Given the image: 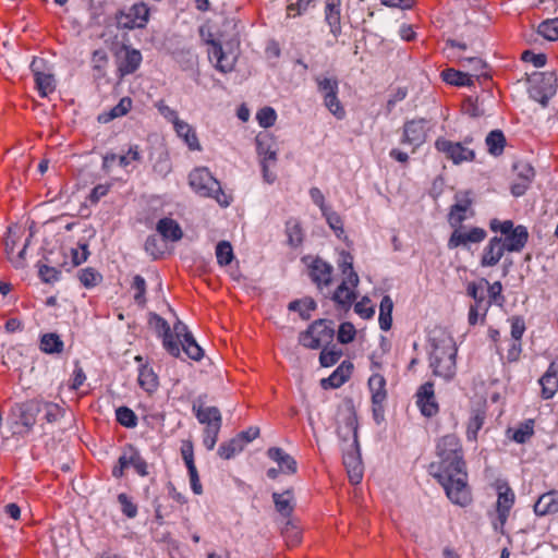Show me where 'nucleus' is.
I'll return each instance as SVG.
<instances>
[{
  "label": "nucleus",
  "instance_id": "1",
  "mask_svg": "<svg viewBox=\"0 0 558 558\" xmlns=\"http://www.w3.org/2000/svg\"><path fill=\"white\" fill-rule=\"evenodd\" d=\"M439 462L429 465V473L444 487L447 497L459 506L471 501L468 473L459 438L453 434L441 437L437 442Z\"/></svg>",
  "mask_w": 558,
  "mask_h": 558
},
{
  "label": "nucleus",
  "instance_id": "2",
  "mask_svg": "<svg viewBox=\"0 0 558 558\" xmlns=\"http://www.w3.org/2000/svg\"><path fill=\"white\" fill-rule=\"evenodd\" d=\"M429 367L433 375L451 380L457 373V345L449 331L436 327L429 332Z\"/></svg>",
  "mask_w": 558,
  "mask_h": 558
},
{
  "label": "nucleus",
  "instance_id": "3",
  "mask_svg": "<svg viewBox=\"0 0 558 558\" xmlns=\"http://www.w3.org/2000/svg\"><path fill=\"white\" fill-rule=\"evenodd\" d=\"M192 190L203 197H211L220 206L230 205L228 195L222 191L220 182L213 177L207 168H196L189 175Z\"/></svg>",
  "mask_w": 558,
  "mask_h": 558
},
{
  "label": "nucleus",
  "instance_id": "4",
  "mask_svg": "<svg viewBox=\"0 0 558 558\" xmlns=\"http://www.w3.org/2000/svg\"><path fill=\"white\" fill-rule=\"evenodd\" d=\"M210 46L208 49V58L214 63L216 70L221 73H230L234 70L238 59V48L240 40L238 32H235L230 39L225 40V46L218 40L210 39L207 41Z\"/></svg>",
  "mask_w": 558,
  "mask_h": 558
},
{
  "label": "nucleus",
  "instance_id": "5",
  "mask_svg": "<svg viewBox=\"0 0 558 558\" xmlns=\"http://www.w3.org/2000/svg\"><path fill=\"white\" fill-rule=\"evenodd\" d=\"M333 322L328 319H318L310 325L307 330L300 333L299 341L308 349H318L333 340Z\"/></svg>",
  "mask_w": 558,
  "mask_h": 558
},
{
  "label": "nucleus",
  "instance_id": "6",
  "mask_svg": "<svg viewBox=\"0 0 558 558\" xmlns=\"http://www.w3.org/2000/svg\"><path fill=\"white\" fill-rule=\"evenodd\" d=\"M148 19L149 9L144 2L134 3L128 10H121L116 15L118 26L125 29L143 28Z\"/></svg>",
  "mask_w": 558,
  "mask_h": 558
},
{
  "label": "nucleus",
  "instance_id": "7",
  "mask_svg": "<svg viewBox=\"0 0 558 558\" xmlns=\"http://www.w3.org/2000/svg\"><path fill=\"white\" fill-rule=\"evenodd\" d=\"M557 77L553 72L534 75L531 81L530 96L546 106L548 100L556 94Z\"/></svg>",
  "mask_w": 558,
  "mask_h": 558
},
{
  "label": "nucleus",
  "instance_id": "8",
  "mask_svg": "<svg viewBox=\"0 0 558 558\" xmlns=\"http://www.w3.org/2000/svg\"><path fill=\"white\" fill-rule=\"evenodd\" d=\"M435 148L439 153L444 154L446 158L451 160L454 165L473 161L475 159V151L472 148L460 142H452L445 137L436 140Z\"/></svg>",
  "mask_w": 558,
  "mask_h": 558
},
{
  "label": "nucleus",
  "instance_id": "9",
  "mask_svg": "<svg viewBox=\"0 0 558 558\" xmlns=\"http://www.w3.org/2000/svg\"><path fill=\"white\" fill-rule=\"evenodd\" d=\"M497 493L496 512L498 522H494V529L504 533V526L508 520L510 510L514 505L515 496L507 483L498 484Z\"/></svg>",
  "mask_w": 558,
  "mask_h": 558
},
{
  "label": "nucleus",
  "instance_id": "10",
  "mask_svg": "<svg viewBox=\"0 0 558 558\" xmlns=\"http://www.w3.org/2000/svg\"><path fill=\"white\" fill-rule=\"evenodd\" d=\"M454 230L451 233L449 240H448V248L453 250L459 246L468 248L470 244H477L483 242L486 236L487 232L483 228L480 227H472L469 230L462 225L459 227H453Z\"/></svg>",
  "mask_w": 558,
  "mask_h": 558
},
{
  "label": "nucleus",
  "instance_id": "11",
  "mask_svg": "<svg viewBox=\"0 0 558 558\" xmlns=\"http://www.w3.org/2000/svg\"><path fill=\"white\" fill-rule=\"evenodd\" d=\"M429 128V121L424 118L407 121L403 125L401 143L413 146L414 151L415 148L425 143Z\"/></svg>",
  "mask_w": 558,
  "mask_h": 558
},
{
  "label": "nucleus",
  "instance_id": "12",
  "mask_svg": "<svg viewBox=\"0 0 558 558\" xmlns=\"http://www.w3.org/2000/svg\"><path fill=\"white\" fill-rule=\"evenodd\" d=\"M172 333L174 336V340L179 343V347H182V350L190 359L199 361L203 357V349L197 344L193 335L187 330L185 324L178 320L173 325Z\"/></svg>",
  "mask_w": 558,
  "mask_h": 558
},
{
  "label": "nucleus",
  "instance_id": "13",
  "mask_svg": "<svg viewBox=\"0 0 558 558\" xmlns=\"http://www.w3.org/2000/svg\"><path fill=\"white\" fill-rule=\"evenodd\" d=\"M343 464L352 484H359L363 477V464L360 445H347L342 447Z\"/></svg>",
  "mask_w": 558,
  "mask_h": 558
},
{
  "label": "nucleus",
  "instance_id": "14",
  "mask_svg": "<svg viewBox=\"0 0 558 558\" xmlns=\"http://www.w3.org/2000/svg\"><path fill=\"white\" fill-rule=\"evenodd\" d=\"M357 429V415L353 407H351L343 414L342 424L337 429L338 436L341 440V448L347 445H360Z\"/></svg>",
  "mask_w": 558,
  "mask_h": 558
},
{
  "label": "nucleus",
  "instance_id": "15",
  "mask_svg": "<svg viewBox=\"0 0 558 558\" xmlns=\"http://www.w3.org/2000/svg\"><path fill=\"white\" fill-rule=\"evenodd\" d=\"M45 61L40 58H34L31 63V70L34 75L36 88L41 97H47L56 89V80L53 74L44 71Z\"/></svg>",
  "mask_w": 558,
  "mask_h": 558
},
{
  "label": "nucleus",
  "instance_id": "16",
  "mask_svg": "<svg viewBox=\"0 0 558 558\" xmlns=\"http://www.w3.org/2000/svg\"><path fill=\"white\" fill-rule=\"evenodd\" d=\"M205 399L206 396H198L193 402L192 410L197 421L206 427L221 426L222 416L219 409L217 407H206Z\"/></svg>",
  "mask_w": 558,
  "mask_h": 558
},
{
  "label": "nucleus",
  "instance_id": "17",
  "mask_svg": "<svg viewBox=\"0 0 558 558\" xmlns=\"http://www.w3.org/2000/svg\"><path fill=\"white\" fill-rule=\"evenodd\" d=\"M416 404L421 410V413L426 417L436 415L439 411L438 403L435 398L434 384L426 381L416 392Z\"/></svg>",
  "mask_w": 558,
  "mask_h": 558
},
{
  "label": "nucleus",
  "instance_id": "18",
  "mask_svg": "<svg viewBox=\"0 0 558 558\" xmlns=\"http://www.w3.org/2000/svg\"><path fill=\"white\" fill-rule=\"evenodd\" d=\"M333 267L319 257L308 264V276L318 289L330 286L332 281Z\"/></svg>",
  "mask_w": 558,
  "mask_h": 558
},
{
  "label": "nucleus",
  "instance_id": "19",
  "mask_svg": "<svg viewBox=\"0 0 558 558\" xmlns=\"http://www.w3.org/2000/svg\"><path fill=\"white\" fill-rule=\"evenodd\" d=\"M142 63V53L137 49L124 47L118 54V72L121 77L133 74Z\"/></svg>",
  "mask_w": 558,
  "mask_h": 558
},
{
  "label": "nucleus",
  "instance_id": "20",
  "mask_svg": "<svg viewBox=\"0 0 558 558\" xmlns=\"http://www.w3.org/2000/svg\"><path fill=\"white\" fill-rule=\"evenodd\" d=\"M151 319L156 322V329L162 336V344L166 351L170 355L179 357L181 354V350L179 343L174 340V336L171 331L168 322L157 314H153Z\"/></svg>",
  "mask_w": 558,
  "mask_h": 558
},
{
  "label": "nucleus",
  "instance_id": "21",
  "mask_svg": "<svg viewBox=\"0 0 558 558\" xmlns=\"http://www.w3.org/2000/svg\"><path fill=\"white\" fill-rule=\"evenodd\" d=\"M506 250L502 245L501 236H493L483 250L481 257L482 267H494L502 258Z\"/></svg>",
  "mask_w": 558,
  "mask_h": 558
},
{
  "label": "nucleus",
  "instance_id": "22",
  "mask_svg": "<svg viewBox=\"0 0 558 558\" xmlns=\"http://www.w3.org/2000/svg\"><path fill=\"white\" fill-rule=\"evenodd\" d=\"M325 22L330 28V33L338 38L342 33L341 27V0H325Z\"/></svg>",
  "mask_w": 558,
  "mask_h": 558
},
{
  "label": "nucleus",
  "instance_id": "23",
  "mask_svg": "<svg viewBox=\"0 0 558 558\" xmlns=\"http://www.w3.org/2000/svg\"><path fill=\"white\" fill-rule=\"evenodd\" d=\"M529 240L526 227L519 225L515 229L502 239L504 248L508 252H521Z\"/></svg>",
  "mask_w": 558,
  "mask_h": 558
},
{
  "label": "nucleus",
  "instance_id": "24",
  "mask_svg": "<svg viewBox=\"0 0 558 558\" xmlns=\"http://www.w3.org/2000/svg\"><path fill=\"white\" fill-rule=\"evenodd\" d=\"M353 365L350 362H342L332 374L320 380L324 389H335L342 386L351 376Z\"/></svg>",
  "mask_w": 558,
  "mask_h": 558
},
{
  "label": "nucleus",
  "instance_id": "25",
  "mask_svg": "<svg viewBox=\"0 0 558 558\" xmlns=\"http://www.w3.org/2000/svg\"><path fill=\"white\" fill-rule=\"evenodd\" d=\"M538 383L542 386V398L551 399L558 390V365L555 362L550 363Z\"/></svg>",
  "mask_w": 558,
  "mask_h": 558
},
{
  "label": "nucleus",
  "instance_id": "26",
  "mask_svg": "<svg viewBox=\"0 0 558 558\" xmlns=\"http://www.w3.org/2000/svg\"><path fill=\"white\" fill-rule=\"evenodd\" d=\"M536 515L544 517L558 512V492L550 490L541 495L534 505Z\"/></svg>",
  "mask_w": 558,
  "mask_h": 558
},
{
  "label": "nucleus",
  "instance_id": "27",
  "mask_svg": "<svg viewBox=\"0 0 558 558\" xmlns=\"http://www.w3.org/2000/svg\"><path fill=\"white\" fill-rule=\"evenodd\" d=\"M350 282L348 280H342V282L336 289L332 301L338 305L339 308L348 312L353 302L356 299V293L354 291L355 288H350Z\"/></svg>",
  "mask_w": 558,
  "mask_h": 558
},
{
  "label": "nucleus",
  "instance_id": "28",
  "mask_svg": "<svg viewBox=\"0 0 558 558\" xmlns=\"http://www.w3.org/2000/svg\"><path fill=\"white\" fill-rule=\"evenodd\" d=\"M157 232L165 241L177 242L183 236L180 225L172 218H161L156 226Z\"/></svg>",
  "mask_w": 558,
  "mask_h": 558
},
{
  "label": "nucleus",
  "instance_id": "29",
  "mask_svg": "<svg viewBox=\"0 0 558 558\" xmlns=\"http://www.w3.org/2000/svg\"><path fill=\"white\" fill-rule=\"evenodd\" d=\"M122 465L132 466L141 476L148 475L147 462L133 446H129L128 450L122 453Z\"/></svg>",
  "mask_w": 558,
  "mask_h": 558
},
{
  "label": "nucleus",
  "instance_id": "30",
  "mask_svg": "<svg viewBox=\"0 0 558 558\" xmlns=\"http://www.w3.org/2000/svg\"><path fill=\"white\" fill-rule=\"evenodd\" d=\"M267 456L277 462L282 472L287 473H295L296 472V461L289 453L284 452L281 448L271 447L267 450Z\"/></svg>",
  "mask_w": 558,
  "mask_h": 558
},
{
  "label": "nucleus",
  "instance_id": "31",
  "mask_svg": "<svg viewBox=\"0 0 558 558\" xmlns=\"http://www.w3.org/2000/svg\"><path fill=\"white\" fill-rule=\"evenodd\" d=\"M368 388L372 392L374 405H381L387 398L386 379L380 374H373L368 379Z\"/></svg>",
  "mask_w": 558,
  "mask_h": 558
},
{
  "label": "nucleus",
  "instance_id": "32",
  "mask_svg": "<svg viewBox=\"0 0 558 558\" xmlns=\"http://www.w3.org/2000/svg\"><path fill=\"white\" fill-rule=\"evenodd\" d=\"M173 128L191 150L202 149L195 130L187 122L181 120Z\"/></svg>",
  "mask_w": 558,
  "mask_h": 558
},
{
  "label": "nucleus",
  "instance_id": "33",
  "mask_svg": "<svg viewBox=\"0 0 558 558\" xmlns=\"http://www.w3.org/2000/svg\"><path fill=\"white\" fill-rule=\"evenodd\" d=\"M293 492L292 489H287L283 493H274L272 494V500L275 504L276 510L282 515V517H290L294 510L293 505Z\"/></svg>",
  "mask_w": 558,
  "mask_h": 558
},
{
  "label": "nucleus",
  "instance_id": "34",
  "mask_svg": "<svg viewBox=\"0 0 558 558\" xmlns=\"http://www.w3.org/2000/svg\"><path fill=\"white\" fill-rule=\"evenodd\" d=\"M132 108V99L123 97L120 101L112 107L109 111L102 112L98 116L97 120L100 123H109L110 121L125 116Z\"/></svg>",
  "mask_w": 558,
  "mask_h": 558
},
{
  "label": "nucleus",
  "instance_id": "35",
  "mask_svg": "<svg viewBox=\"0 0 558 558\" xmlns=\"http://www.w3.org/2000/svg\"><path fill=\"white\" fill-rule=\"evenodd\" d=\"M19 418L22 425L32 427L36 423V415L41 411L40 403L27 401L17 407Z\"/></svg>",
  "mask_w": 558,
  "mask_h": 558
},
{
  "label": "nucleus",
  "instance_id": "36",
  "mask_svg": "<svg viewBox=\"0 0 558 558\" xmlns=\"http://www.w3.org/2000/svg\"><path fill=\"white\" fill-rule=\"evenodd\" d=\"M39 348L47 354H60L63 352L64 343L56 332H47L40 337Z\"/></svg>",
  "mask_w": 558,
  "mask_h": 558
},
{
  "label": "nucleus",
  "instance_id": "37",
  "mask_svg": "<svg viewBox=\"0 0 558 558\" xmlns=\"http://www.w3.org/2000/svg\"><path fill=\"white\" fill-rule=\"evenodd\" d=\"M473 75L470 72L459 71L454 69H447L441 72L442 80L456 86H471L473 84Z\"/></svg>",
  "mask_w": 558,
  "mask_h": 558
},
{
  "label": "nucleus",
  "instance_id": "38",
  "mask_svg": "<svg viewBox=\"0 0 558 558\" xmlns=\"http://www.w3.org/2000/svg\"><path fill=\"white\" fill-rule=\"evenodd\" d=\"M256 149L258 155L263 158L262 161L265 162H276L277 153L276 149L271 147V138L267 134H259L256 137Z\"/></svg>",
  "mask_w": 558,
  "mask_h": 558
},
{
  "label": "nucleus",
  "instance_id": "39",
  "mask_svg": "<svg viewBox=\"0 0 558 558\" xmlns=\"http://www.w3.org/2000/svg\"><path fill=\"white\" fill-rule=\"evenodd\" d=\"M16 242H17L16 238L11 233V231H9V234L7 235L5 241H4L5 252L10 258V260L14 264V266L16 268H19V267L24 266L25 252H26V247L29 243V239L26 240L23 248L19 252V254L16 256H12L14 253V250H15Z\"/></svg>",
  "mask_w": 558,
  "mask_h": 558
},
{
  "label": "nucleus",
  "instance_id": "40",
  "mask_svg": "<svg viewBox=\"0 0 558 558\" xmlns=\"http://www.w3.org/2000/svg\"><path fill=\"white\" fill-rule=\"evenodd\" d=\"M339 268L345 276L344 280L350 282L352 288H356L359 284V276L353 269V256L349 252H342L340 254Z\"/></svg>",
  "mask_w": 558,
  "mask_h": 558
},
{
  "label": "nucleus",
  "instance_id": "41",
  "mask_svg": "<svg viewBox=\"0 0 558 558\" xmlns=\"http://www.w3.org/2000/svg\"><path fill=\"white\" fill-rule=\"evenodd\" d=\"M472 202L469 197L457 202L451 206L449 213V223L451 227H459L466 219L465 211L470 208Z\"/></svg>",
  "mask_w": 558,
  "mask_h": 558
},
{
  "label": "nucleus",
  "instance_id": "42",
  "mask_svg": "<svg viewBox=\"0 0 558 558\" xmlns=\"http://www.w3.org/2000/svg\"><path fill=\"white\" fill-rule=\"evenodd\" d=\"M392 310L393 302L389 295H385L379 305V326L383 330L387 331L392 325Z\"/></svg>",
  "mask_w": 558,
  "mask_h": 558
},
{
  "label": "nucleus",
  "instance_id": "43",
  "mask_svg": "<svg viewBox=\"0 0 558 558\" xmlns=\"http://www.w3.org/2000/svg\"><path fill=\"white\" fill-rule=\"evenodd\" d=\"M138 385L147 392H154L158 387V377L153 368L143 365L138 372Z\"/></svg>",
  "mask_w": 558,
  "mask_h": 558
},
{
  "label": "nucleus",
  "instance_id": "44",
  "mask_svg": "<svg viewBox=\"0 0 558 558\" xmlns=\"http://www.w3.org/2000/svg\"><path fill=\"white\" fill-rule=\"evenodd\" d=\"M485 143L487 145L488 151L492 155L499 156L504 151L506 138L500 130H494L488 133Z\"/></svg>",
  "mask_w": 558,
  "mask_h": 558
},
{
  "label": "nucleus",
  "instance_id": "45",
  "mask_svg": "<svg viewBox=\"0 0 558 558\" xmlns=\"http://www.w3.org/2000/svg\"><path fill=\"white\" fill-rule=\"evenodd\" d=\"M317 304L312 298H304L302 300H294L289 303L288 308L293 312H299L302 319L310 318V312L316 310Z\"/></svg>",
  "mask_w": 558,
  "mask_h": 558
},
{
  "label": "nucleus",
  "instance_id": "46",
  "mask_svg": "<svg viewBox=\"0 0 558 558\" xmlns=\"http://www.w3.org/2000/svg\"><path fill=\"white\" fill-rule=\"evenodd\" d=\"M460 64L464 69H468L469 70L468 72H470L471 74H477V75H473V78L474 77L480 78L481 76H483L485 80L488 78L487 73L484 72L486 64L482 59H480L477 57L462 58L460 60Z\"/></svg>",
  "mask_w": 558,
  "mask_h": 558
},
{
  "label": "nucleus",
  "instance_id": "47",
  "mask_svg": "<svg viewBox=\"0 0 558 558\" xmlns=\"http://www.w3.org/2000/svg\"><path fill=\"white\" fill-rule=\"evenodd\" d=\"M244 446L241 442V438H238L235 436L234 438L230 439L229 441L222 442L219 446L218 454L226 460H229L233 458L236 453L241 452L243 450Z\"/></svg>",
  "mask_w": 558,
  "mask_h": 558
},
{
  "label": "nucleus",
  "instance_id": "48",
  "mask_svg": "<svg viewBox=\"0 0 558 558\" xmlns=\"http://www.w3.org/2000/svg\"><path fill=\"white\" fill-rule=\"evenodd\" d=\"M534 435V420H525L512 434V439L518 444L526 442Z\"/></svg>",
  "mask_w": 558,
  "mask_h": 558
},
{
  "label": "nucleus",
  "instance_id": "49",
  "mask_svg": "<svg viewBox=\"0 0 558 558\" xmlns=\"http://www.w3.org/2000/svg\"><path fill=\"white\" fill-rule=\"evenodd\" d=\"M286 232L288 235V243L292 247H298L303 242V231L299 221L291 219L287 221Z\"/></svg>",
  "mask_w": 558,
  "mask_h": 558
},
{
  "label": "nucleus",
  "instance_id": "50",
  "mask_svg": "<svg viewBox=\"0 0 558 558\" xmlns=\"http://www.w3.org/2000/svg\"><path fill=\"white\" fill-rule=\"evenodd\" d=\"M537 33L547 40H558V17L543 21L537 27Z\"/></svg>",
  "mask_w": 558,
  "mask_h": 558
},
{
  "label": "nucleus",
  "instance_id": "51",
  "mask_svg": "<svg viewBox=\"0 0 558 558\" xmlns=\"http://www.w3.org/2000/svg\"><path fill=\"white\" fill-rule=\"evenodd\" d=\"M233 248L230 242L220 241L216 246V258L220 266L229 265L233 259Z\"/></svg>",
  "mask_w": 558,
  "mask_h": 558
},
{
  "label": "nucleus",
  "instance_id": "52",
  "mask_svg": "<svg viewBox=\"0 0 558 558\" xmlns=\"http://www.w3.org/2000/svg\"><path fill=\"white\" fill-rule=\"evenodd\" d=\"M78 279L85 288H94L102 280V276L94 268L87 267L78 271Z\"/></svg>",
  "mask_w": 558,
  "mask_h": 558
},
{
  "label": "nucleus",
  "instance_id": "53",
  "mask_svg": "<svg viewBox=\"0 0 558 558\" xmlns=\"http://www.w3.org/2000/svg\"><path fill=\"white\" fill-rule=\"evenodd\" d=\"M116 418L124 427L133 428L137 425V416L128 407H120L116 410Z\"/></svg>",
  "mask_w": 558,
  "mask_h": 558
},
{
  "label": "nucleus",
  "instance_id": "54",
  "mask_svg": "<svg viewBox=\"0 0 558 558\" xmlns=\"http://www.w3.org/2000/svg\"><path fill=\"white\" fill-rule=\"evenodd\" d=\"M317 89L325 98L326 96L332 95L333 93H338L339 84L337 78L329 77H316Z\"/></svg>",
  "mask_w": 558,
  "mask_h": 558
},
{
  "label": "nucleus",
  "instance_id": "55",
  "mask_svg": "<svg viewBox=\"0 0 558 558\" xmlns=\"http://www.w3.org/2000/svg\"><path fill=\"white\" fill-rule=\"evenodd\" d=\"M324 105L337 119L344 118L345 110L338 98V93L326 96L324 98Z\"/></svg>",
  "mask_w": 558,
  "mask_h": 558
},
{
  "label": "nucleus",
  "instance_id": "56",
  "mask_svg": "<svg viewBox=\"0 0 558 558\" xmlns=\"http://www.w3.org/2000/svg\"><path fill=\"white\" fill-rule=\"evenodd\" d=\"M41 411L45 413V420L48 423H54L63 416V409L53 402L40 403Z\"/></svg>",
  "mask_w": 558,
  "mask_h": 558
},
{
  "label": "nucleus",
  "instance_id": "57",
  "mask_svg": "<svg viewBox=\"0 0 558 558\" xmlns=\"http://www.w3.org/2000/svg\"><path fill=\"white\" fill-rule=\"evenodd\" d=\"M314 0H288L287 16H300L307 11Z\"/></svg>",
  "mask_w": 558,
  "mask_h": 558
},
{
  "label": "nucleus",
  "instance_id": "58",
  "mask_svg": "<svg viewBox=\"0 0 558 558\" xmlns=\"http://www.w3.org/2000/svg\"><path fill=\"white\" fill-rule=\"evenodd\" d=\"M132 288L136 291L134 294V301L136 304L144 306L146 304V281L141 275H136L133 278Z\"/></svg>",
  "mask_w": 558,
  "mask_h": 558
},
{
  "label": "nucleus",
  "instance_id": "59",
  "mask_svg": "<svg viewBox=\"0 0 558 558\" xmlns=\"http://www.w3.org/2000/svg\"><path fill=\"white\" fill-rule=\"evenodd\" d=\"M256 119L258 121V124L264 128H270L275 124L277 119V113L274 108L271 107H264L260 110H258L256 114Z\"/></svg>",
  "mask_w": 558,
  "mask_h": 558
},
{
  "label": "nucleus",
  "instance_id": "60",
  "mask_svg": "<svg viewBox=\"0 0 558 558\" xmlns=\"http://www.w3.org/2000/svg\"><path fill=\"white\" fill-rule=\"evenodd\" d=\"M485 416L480 413H476L475 415L470 417L466 427V437L469 440L475 441L477 439V433L482 428Z\"/></svg>",
  "mask_w": 558,
  "mask_h": 558
},
{
  "label": "nucleus",
  "instance_id": "61",
  "mask_svg": "<svg viewBox=\"0 0 558 558\" xmlns=\"http://www.w3.org/2000/svg\"><path fill=\"white\" fill-rule=\"evenodd\" d=\"M118 501L121 506L122 513L133 519L137 514V506L132 501V499L124 493L118 495Z\"/></svg>",
  "mask_w": 558,
  "mask_h": 558
},
{
  "label": "nucleus",
  "instance_id": "62",
  "mask_svg": "<svg viewBox=\"0 0 558 558\" xmlns=\"http://www.w3.org/2000/svg\"><path fill=\"white\" fill-rule=\"evenodd\" d=\"M354 312L363 319H369L375 314V307L371 304V300L364 296L361 301L355 303Z\"/></svg>",
  "mask_w": 558,
  "mask_h": 558
},
{
  "label": "nucleus",
  "instance_id": "63",
  "mask_svg": "<svg viewBox=\"0 0 558 558\" xmlns=\"http://www.w3.org/2000/svg\"><path fill=\"white\" fill-rule=\"evenodd\" d=\"M356 335L355 327L353 324L345 322L339 326L338 341L342 344L350 343L354 340Z\"/></svg>",
  "mask_w": 558,
  "mask_h": 558
},
{
  "label": "nucleus",
  "instance_id": "64",
  "mask_svg": "<svg viewBox=\"0 0 558 558\" xmlns=\"http://www.w3.org/2000/svg\"><path fill=\"white\" fill-rule=\"evenodd\" d=\"M513 169L519 178V180H524L532 183L535 172L533 167L524 161H519L514 163Z\"/></svg>",
  "mask_w": 558,
  "mask_h": 558
}]
</instances>
